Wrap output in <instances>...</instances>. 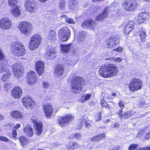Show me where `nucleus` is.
Listing matches in <instances>:
<instances>
[{"label": "nucleus", "mask_w": 150, "mask_h": 150, "mask_svg": "<svg viewBox=\"0 0 150 150\" xmlns=\"http://www.w3.org/2000/svg\"><path fill=\"white\" fill-rule=\"evenodd\" d=\"M80 145L74 142H70L67 145V148L68 150H73L75 148H79Z\"/></svg>", "instance_id": "obj_28"}, {"label": "nucleus", "mask_w": 150, "mask_h": 150, "mask_svg": "<svg viewBox=\"0 0 150 150\" xmlns=\"http://www.w3.org/2000/svg\"><path fill=\"white\" fill-rule=\"evenodd\" d=\"M75 137L77 139H79L81 137V135L79 133H76L75 134Z\"/></svg>", "instance_id": "obj_56"}, {"label": "nucleus", "mask_w": 150, "mask_h": 150, "mask_svg": "<svg viewBox=\"0 0 150 150\" xmlns=\"http://www.w3.org/2000/svg\"><path fill=\"white\" fill-rule=\"evenodd\" d=\"M11 75V73H6L4 74L1 78L2 81L4 82L7 81Z\"/></svg>", "instance_id": "obj_38"}, {"label": "nucleus", "mask_w": 150, "mask_h": 150, "mask_svg": "<svg viewBox=\"0 0 150 150\" xmlns=\"http://www.w3.org/2000/svg\"><path fill=\"white\" fill-rule=\"evenodd\" d=\"M22 95V89L19 87H16L13 89L11 95L14 98L19 99Z\"/></svg>", "instance_id": "obj_19"}, {"label": "nucleus", "mask_w": 150, "mask_h": 150, "mask_svg": "<svg viewBox=\"0 0 150 150\" xmlns=\"http://www.w3.org/2000/svg\"><path fill=\"white\" fill-rule=\"evenodd\" d=\"M21 32L25 35L29 33L31 29V24L28 22H23L18 25Z\"/></svg>", "instance_id": "obj_9"}, {"label": "nucleus", "mask_w": 150, "mask_h": 150, "mask_svg": "<svg viewBox=\"0 0 150 150\" xmlns=\"http://www.w3.org/2000/svg\"><path fill=\"white\" fill-rule=\"evenodd\" d=\"M82 122H83V123H85L86 126V127L89 128L91 126V124L88 122L86 121V120L84 118H83L82 119Z\"/></svg>", "instance_id": "obj_47"}, {"label": "nucleus", "mask_w": 150, "mask_h": 150, "mask_svg": "<svg viewBox=\"0 0 150 150\" xmlns=\"http://www.w3.org/2000/svg\"><path fill=\"white\" fill-rule=\"evenodd\" d=\"M11 117L15 119L22 118L23 117V114L18 111H13L10 112Z\"/></svg>", "instance_id": "obj_24"}, {"label": "nucleus", "mask_w": 150, "mask_h": 150, "mask_svg": "<svg viewBox=\"0 0 150 150\" xmlns=\"http://www.w3.org/2000/svg\"><path fill=\"white\" fill-rule=\"evenodd\" d=\"M66 22L69 24H74L75 22L73 19L71 18H67L66 19Z\"/></svg>", "instance_id": "obj_46"}, {"label": "nucleus", "mask_w": 150, "mask_h": 150, "mask_svg": "<svg viewBox=\"0 0 150 150\" xmlns=\"http://www.w3.org/2000/svg\"><path fill=\"white\" fill-rule=\"evenodd\" d=\"M91 97V95L90 94H85L83 95L81 99L83 100V102H84L85 101L88 100Z\"/></svg>", "instance_id": "obj_41"}, {"label": "nucleus", "mask_w": 150, "mask_h": 150, "mask_svg": "<svg viewBox=\"0 0 150 150\" xmlns=\"http://www.w3.org/2000/svg\"><path fill=\"white\" fill-rule=\"evenodd\" d=\"M50 85L47 82H43V86L44 88H47L50 87Z\"/></svg>", "instance_id": "obj_50"}, {"label": "nucleus", "mask_w": 150, "mask_h": 150, "mask_svg": "<svg viewBox=\"0 0 150 150\" xmlns=\"http://www.w3.org/2000/svg\"><path fill=\"white\" fill-rule=\"evenodd\" d=\"M12 135L14 137H15L17 135V132L16 129H13L12 132Z\"/></svg>", "instance_id": "obj_58"}, {"label": "nucleus", "mask_w": 150, "mask_h": 150, "mask_svg": "<svg viewBox=\"0 0 150 150\" xmlns=\"http://www.w3.org/2000/svg\"><path fill=\"white\" fill-rule=\"evenodd\" d=\"M122 108L121 110H119L118 112H117V114L118 115H121V116H123V115H122Z\"/></svg>", "instance_id": "obj_63"}, {"label": "nucleus", "mask_w": 150, "mask_h": 150, "mask_svg": "<svg viewBox=\"0 0 150 150\" xmlns=\"http://www.w3.org/2000/svg\"><path fill=\"white\" fill-rule=\"evenodd\" d=\"M25 134L28 137H31L33 135V132L32 128L29 125H26L23 129Z\"/></svg>", "instance_id": "obj_26"}, {"label": "nucleus", "mask_w": 150, "mask_h": 150, "mask_svg": "<svg viewBox=\"0 0 150 150\" xmlns=\"http://www.w3.org/2000/svg\"><path fill=\"white\" fill-rule=\"evenodd\" d=\"M111 127L112 128L115 127V128H117L119 127V125L117 124H116L115 125H111Z\"/></svg>", "instance_id": "obj_61"}, {"label": "nucleus", "mask_w": 150, "mask_h": 150, "mask_svg": "<svg viewBox=\"0 0 150 150\" xmlns=\"http://www.w3.org/2000/svg\"><path fill=\"white\" fill-rule=\"evenodd\" d=\"M120 146H119L117 145L115 146L112 149V150H117L120 148Z\"/></svg>", "instance_id": "obj_60"}, {"label": "nucleus", "mask_w": 150, "mask_h": 150, "mask_svg": "<svg viewBox=\"0 0 150 150\" xmlns=\"http://www.w3.org/2000/svg\"><path fill=\"white\" fill-rule=\"evenodd\" d=\"M138 145L136 144H131L128 148L129 150H133L137 149L138 147Z\"/></svg>", "instance_id": "obj_45"}, {"label": "nucleus", "mask_w": 150, "mask_h": 150, "mask_svg": "<svg viewBox=\"0 0 150 150\" xmlns=\"http://www.w3.org/2000/svg\"><path fill=\"white\" fill-rule=\"evenodd\" d=\"M104 98L108 100H110L112 98L111 96L108 94H106L105 95Z\"/></svg>", "instance_id": "obj_51"}, {"label": "nucleus", "mask_w": 150, "mask_h": 150, "mask_svg": "<svg viewBox=\"0 0 150 150\" xmlns=\"http://www.w3.org/2000/svg\"><path fill=\"white\" fill-rule=\"evenodd\" d=\"M117 42V38L113 36H110L107 40L106 47L109 49L115 47H116Z\"/></svg>", "instance_id": "obj_11"}, {"label": "nucleus", "mask_w": 150, "mask_h": 150, "mask_svg": "<svg viewBox=\"0 0 150 150\" xmlns=\"http://www.w3.org/2000/svg\"><path fill=\"white\" fill-rule=\"evenodd\" d=\"M24 6L25 9L30 12H35L36 10L35 4L33 0H26Z\"/></svg>", "instance_id": "obj_10"}, {"label": "nucleus", "mask_w": 150, "mask_h": 150, "mask_svg": "<svg viewBox=\"0 0 150 150\" xmlns=\"http://www.w3.org/2000/svg\"><path fill=\"white\" fill-rule=\"evenodd\" d=\"M19 140L23 146L27 143H28L29 141L28 139L26 138L25 137L21 136L19 138Z\"/></svg>", "instance_id": "obj_34"}, {"label": "nucleus", "mask_w": 150, "mask_h": 150, "mask_svg": "<svg viewBox=\"0 0 150 150\" xmlns=\"http://www.w3.org/2000/svg\"><path fill=\"white\" fill-rule=\"evenodd\" d=\"M44 109L46 117H50L52 115L53 109L52 106L49 104H45L44 106Z\"/></svg>", "instance_id": "obj_22"}, {"label": "nucleus", "mask_w": 150, "mask_h": 150, "mask_svg": "<svg viewBox=\"0 0 150 150\" xmlns=\"http://www.w3.org/2000/svg\"><path fill=\"white\" fill-rule=\"evenodd\" d=\"M109 11L108 9L106 8L103 11L102 13L100 14L96 18V20L98 21H102L108 15Z\"/></svg>", "instance_id": "obj_25"}, {"label": "nucleus", "mask_w": 150, "mask_h": 150, "mask_svg": "<svg viewBox=\"0 0 150 150\" xmlns=\"http://www.w3.org/2000/svg\"><path fill=\"white\" fill-rule=\"evenodd\" d=\"M62 61L64 64L63 65H57L54 70L55 74L58 75L59 76L63 74L64 72V67H71L75 65L73 61L67 58H63Z\"/></svg>", "instance_id": "obj_2"}, {"label": "nucleus", "mask_w": 150, "mask_h": 150, "mask_svg": "<svg viewBox=\"0 0 150 150\" xmlns=\"http://www.w3.org/2000/svg\"><path fill=\"white\" fill-rule=\"evenodd\" d=\"M11 13L14 17L16 18L18 17L20 14L19 7L16 6V7L13 8L11 11Z\"/></svg>", "instance_id": "obj_32"}, {"label": "nucleus", "mask_w": 150, "mask_h": 150, "mask_svg": "<svg viewBox=\"0 0 150 150\" xmlns=\"http://www.w3.org/2000/svg\"><path fill=\"white\" fill-rule=\"evenodd\" d=\"M70 44L67 45H61V47L62 52L63 53H67L70 50Z\"/></svg>", "instance_id": "obj_36"}, {"label": "nucleus", "mask_w": 150, "mask_h": 150, "mask_svg": "<svg viewBox=\"0 0 150 150\" xmlns=\"http://www.w3.org/2000/svg\"><path fill=\"white\" fill-rule=\"evenodd\" d=\"M11 52L17 56H23L25 54L23 45L20 42L16 41L11 45Z\"/></svg>", "instance_id": "obj_3"}, {"label": "nucleus", "mask_w": 150, "mask_h": 150, "mask_svg": "<svg viewBox=\"0 0 150 150\" xmlns=\"http://www.w3.org/2000/svg\"><path fill=\"white\" fill-rule=\"evenodd\" d=\"M0 72L2 73H11L8 69L7 68L5 65H2L1 63L0 64Z\"/></svg>", "instance_id": "obj_35"}, {"label": "nucleus", "mask_w": 150, "mask_h": 150, "mask_svg": "<svg viewBox=\"0 0 150 150\" xmlns=\"http://www.w3.org/2000/svg\"><path fill=\"white\" fill-rule=\"evenodd\" d=\"M114 60L118 62H120L122 61V59L120 57H118L117 58H114Z\"/></svg>", "instance_id": "obj_55"}, {"label": "nucleus", "mask_w": 150, "mask_h": 150, "mask_svg": "<svg viewBox=\"0 0 150 150\" xmlns=\"http://www.w3.org/2000/svg\"><path fill=\"white\" fill-rule=\"evenodd\" d=\"M49 39L52 41L53 42L55 41L56 38L55 32L52 30L50 31L49 33Z\"/></svg>", "instance_id": "obj_37"}, {"label": "nucleus", "mask_w": 150, "mask_h": 150, "mask_svg": "<svg viewBox=\"0 0 150 150\" xmlns=\"http://www.w3.org/2000/svg\"><path fill=\"white\" fill-rule=\"evenodd\" d=\"M77 2L76 1L71 0L69 2V8L72 10H77Z\"/></svg>", "instance_id": "obj_30"}, {"label": "nucleus", "mask_w": 150, "mask_h": 150, "mask_svg": "<svg viewBox=\"0 0 150 150\" xmlns=\"http://www.w3.org/2000/svg\"><path fill=\"white\" fill-rule=\"evenodd\" d=\"M105 134L102 133L98 134L96 136L93 137L91 139L92 142H96L102 139L105 137Z\"/></svg>", "instance_id": "obj_29"}, {"label": "nucleus", "mask_w": 150, "mask_h": 150, "mask_svg": "<svg viewBox=\"0 0 150 150\" xmlns=\"http://www.w3.org/2000/svg\"><path fill=\"white\" fill-rule=\"evenodd\" d=\"M74 118V117L71 115H66L58 119V123L59 126L63 127L65 126L66 123L72 121Z\"/></svg>", "instance_id": "obj_16"}, {"label": "nucleus", "mask_w": 150, "mask_h": 150, "mask_svg": "<svg viewBox=\"0 0 150 150\" xmlns=\"http://www.w3.org/2000/svg\"><path fill=\"white\" fill-rule=\"evenodd\" d=\"M33 123L34 128L35 131V133L37 135H39L41 134L42 131V122L39 120H32Z\"/></svg>", "instance_id": "obj_17"}, {"label": "nucleus", "mask_w": 150, "mask_h": 150, "mask_svg": "<svg viewBox=\"0 0 150 150\" xmlns=\"http://www.w3.org/2000/svg\"><path fill=\"white\" fill-rule=\"evenodd\" d=\"M119 106L120 107H123L124 106V103L121 101H120V102L119 103Z\"/></svg>", "instance_id": "obj_59"}, {"label": "nucleus", "mask_w": 150, "mask_h": 150, "mask_svg": "<svg viewBox=\"0 0 150 150\" xmlns=\"http://www.w3.org/2000/svg\"><path fill=\"white\" fill-rule=\"evenodd\" d=\"M21 125L20 124L17 123L16 125L14 127V129H15L16 130L18 129L20 127Z\"/></svg>", "instance_id": "obj_57"}, {"label": "nucleus", "mask_w": 150, "mask_h": 150, "mask_svg": "<svg viewBox=\"0 0 150 150\" xmlns=\"http://www.w3.org/2000/svg\"><path fill=\"white\" fill-rule=\"evenodd\" d=\"M123 49L121 47H118V48L116 49H114L113 50V51H115L117 52H121L123 51Z\"/></svg>", "instance_id": "obj_53"}, {"label": "nucleus", "mask_w": 150, "mask_h": 150, "mask_svg": "<svg viewBox=\"0 0 150 150\" xmlns=\"http://www.w3.org/2000/svg\"><path fill=\"white\" fill-rule=\"evenodd\" d=\"M17 2L16 0H8V4L9 6H13L16 4Z\"/></svg>", "instance_id": "obj_44"}, {"label": "nucleus", "mask_w": 150, "mask_h": 150, "mask_svg": "<svg viewBox=\"0 0 150 150\" xmlns=\"http://www.w3.org/2000/svg\"><path fill=\"white\" fill-rule=\"evenodd\" d=\"M101 117V113L100 112L97 113L94 117V120L96 121H99Z\"/></svg>", "instance_id": "obj_42"}, {"label": "nucleus", "mask_w": 150, "mask_h": 150, "mask_svg": "<svg viewBox=\"0 0 150 150\" xmlns=\"http://www.w3.org/2000/svg\"><path fill=\"white\" fill-rule=\"evenodd\" d=\"M12 25V22L8 18H3L0 21V27L3 29H9Z\"/></svg>", "instance_id": "obj_14"}, {"label": "nucleus", "mask_w": 150, "mask_h": 150, "mask_svg": "<svg viewBox=\"0 0 150 150\" xmlns=\"http://www.w3.org/2000/svg\"><path fill=\"white\" fill-rule=\"evenodd\" d=\"M100 104L102 107H105L106 108L110 109L111 108V107L109 106V105L104 100H101Z\"/></svg>", "instance_id": "obj_39"}, {"label": "nucleus", "mask_w": 150, "mask_h": 150, "mask_svg": "<svg viewBox=\"0 0 150 150\" xmlns=\"http://www.w3.org/2000/svg\"><path fill=\"white\" fill-rule=\"evenodd\" d=\"M13 69L15 76L18 78L23 73V67L18 64L15 63L13 66Z\"/></svg>", "instance_id": "obj_15"}, {"label": "nucleus", "mask_w": 150, "mask_h": 150, "mask_svg": "<svg viewBox=\"0 0 150 150\" xmlns=\"http://www.w3.org/2000/svg\"><path fill=\"white\" fill-rule=\"evenodd\" d=\"M59 7L61 9H64L65 7V2L63 1H60L59 5Z\"/></svg>", "instance_id": "obj_43"}, {"label": "nucleus", "mask_w": 150, "mask_h": 150, "mask_svg": "<svg viewBox=\"0 0 150 150\" xmlns=\"http://www.w3.org/2000/svg\"><path fill=\"white\" fill-rule=\"evenodd\" d=\"M23 105L27 108H30L34 106V101L29 96H26L22 99Z\"/></svg>", "instance_id": "obj_13"}, {"label": "nucleus", "mask_w": 150, "mask_h": 150, "mask_svg": "<svg viewBox=\"0 0 150 150\" xmlns=\"http://www.w3.org/2000/svg\"><path fill=\"white\" fill-rule=\"evenodd\" d=\"M83 78L81 77L77 76L71 82V89L75 93H78L79 91L81 89L83 83Z\"/></svg>", "instance_id": "obj_4"}, {"label": "nucleus", "mask_w": 150, "mask_h": 150, "mask_svg": "<svg viewBox=\"0 0 150 150\" xmlns=\"http://www.w3.org/2000/svg\"><path fill=\"white\" fill-rule=\"evenodd\" d=\"M59 38L63 41L68 40L70 36V33L69 28L66 27L62 28L58 32Z\"/></svg>", "instance_id": "obj_7"}, {"label": "nucleus", "mask_w": 150, "mask_h": 150, "mask_svg": "<svg viewBox=\"0 0 150 150\" xmlns=\"http://www.w3.org/2000/svg\"><path fill=\"white\" fill-rule=\"evenodd\" d=\"M117 68L115 65L111 64H105L100 68L99 75L104 78L112 77L116 75Z\"/></svg>", "instance_id": "obj_1"}, {"label": "nucleus", "mask_w": 150, "mask_h": 150, "mask_svg": "<svg viewBox=\"0 0 150 150\" xmlns=\"http://www.w3.org/2000/svg\"><path fill=\"white\" fill-rule=\"evenodd\" d=\"M86 35V33L83 31L79 32L77 38L78 42H82L84 39Z\"/></svg>", "instance_id": "obj_31"}, {"label": "nucleus", "mask_w": 150, "mask_h": 150, "mask_svg": "<svg viewBox=\"0 0 150 150\" xmlns=\"http://www.w3.org/2000/svg\"><path fill=\"white\" fill-rule=\"evenodd\" d=\"M137 4L135 0H126L123 4L122 7L125 10L132 11L137 8Z\"/></svg>", "instance_id": "obj_8"}, {"label": "nucleus", "mask_w": 150, "mask_h": 150, "mask_svg": "<svg viewBox=\"0 0 150 150\" xmlns=\"http://www.w3.org/2000/svg\"><path fill=\"white\" fill-rule=\"evenodd\" d=\"M46 56L47 59L50 60H52V59L55 58L56 54L53 47L51 46L47 47L46 52Z\"/></svg>", "instance_id": "obj_18"}, {"label": "nucleus", "mask_w": 150, "mask_h": 150, "mask_svg": "<svg viewBox=\"0 0 150 150\" xmlns=\"http://www.w3.org/2000/svg\"><path fill=\"white\" fill-rule=\"evenodd\" d=\"M134 112L132 111H127L124 113L123 115V116H124L125 118H128L130 116L134 114Z\"/></svg>", "instance_id": "obj_40"}, {"label": "nucleus", "mask_w": 150, "mask_h": 150, "mask_svg": "<svg viewBox=\"0 0 150 150\" xmlns=\"http://www.w3.org/2000/svg\"><path fill=\"white\" fill-rule=\"evenodd\" d=\"M41 37L39 35L36 34L30 38L29 48L31 50H34L38 48L41 42Z\"/></svg>", "instance_id": "obj_5"}, {"label": "nucleus", "mask_w": 150, "mask_h": 150, "mask_svg": "<svg viewBox=\"0 0 150 150\" xmlns=\"http://www.w3.org/2000/svg\"><path fill=\"white\" fill-rule=\"evenodd\" d=\"M96 24L94 20H91L83 21L81 25V26L83 28L89 27L90 28L93 29Z\"/></svg>", "instance_id": "obj_21"}, {"label": "nucleus", "mask_w": 150, "mask_h": 150, "mask_svg": "<svg viewBox=\"0 0 150 150\" xmlns=\"http://www.w3.org/2000/svg\"><path fill=\"white\" fill-rule=\"evenodd\" d=\"M134 26V23L132 21L129 22L125 26L124 31L125 35H128L132 30Z\"/></svg>", "instance_id": "obj_23"}, {"label": "nucleus", "mask_w": 150, "mask_h": 150, "mask_svg": "<svg viewBox=\"0 0 150 150\" xmlns=\"http://www.w3.org/2000/svg\"><path fill=\"white\" fill-rule=\"evenodd\" d=\"M139 33L141 41L142 42H144L145 40V37H146L145 30L144 29H141L139 30Z\"/></svg>", "instance_id": "obj_33"}, {"label": "nucleus", "mask_w": 150, "mask_h": 150, "mask_svg": "<svg viewBox=\"0 0 150 150\" xmlns=\"http://www.w3.org/2000/svg\"><path fill=\"white\" fill-rule=\"evenodd\" d=\"M83 124V122H82V120H81L80 121V123L79 125H77L78 126V127L77 128V129H80L81 128V127L82 126Z\"/></svg>", "instance_id": "obj_54"}, {"label": "nucleus", "mask_w": 150, "mask_h": 150, "mask_svg": "<svg viewBox=\"0 0 150 150\" xmlns=\"http://www.w3.org/2000/svg\"><path fill=\"white\" fill-rule=\"evenodd\" d=\"M149 18V15L148 13L144 11L142 12L139 14L138 16V19L140 20H142L143 21H145L148 19Z\"/></svg>", "instance_id": "obj_27"}, {"label": "nucleus", "mask_w": 150, "mask_h": 150, "mask_svg": "<svg viewBox=\"0 0 150 150\" xmlns=\"http://www.w3.org/2000/svg\"><path fill=\"white\" fill-rule=\"evenodd\" d=\"M27 82L29 85H33L37 81L36 74L33 71H30L28 73L27 76Z\"/></svg>", "instance_id": "obj_12"}, {"label": "nucleus", "mask_w": 150, "mask_h": 150, "mask_svg": "<svg viewBox=\"0 0 150 150\" xmlns=\"http://www.w3.org/2000/svg\"><path fill=\"white\" fill-rule=\"evenodd\" d=\"M35 68L38 74L41 75L44 71V64L40 61H37L35 64Z\"/></svg>", "instance_id": "obj_20"}, {"label": "nucleus", "mask_w": 150, "mask_h": 150, "mask_svg": "<svg viewBox=\"0 0 150 150\" xmlns=\"http://www.w3.org/2000/svg\"><path fill=\"white\" fill-rule=\"evenodd\" d=\"M109 103L108 104L109 105V106L110 107H111V106H114V105L115 104V103L113 102H109Z\"/></svg>", "instance_id": "obj_62"}, {"label": "nucleus", "mask_w": 150, "mask_h": 150, "mask_svg": "<svg viewBox=\"0 0 150 150\" xmlns=\"http://www.w3.org/2000/svg\"><path fill=\"white\" fill-rule=\"evenodd\" d=\"M0 140L5 142H8L9 140L6 137L2 136L0 135Z\"/></svg>", "instance_id": "obj_49"}, {"label": "nucleus", "mask_w": 150, "mask_h": 150, "mask_svg": "<svg viewBox=\"0 0 150 150\" xmlns=\"http://www.w3.org/2000/svg\"><path fill=\"white\" fill-rule=\"evenodd\" d=\"M150 137V133L146 134L145 137L146 139H148Z\"/></svg>", "instance_id": "obj_64"}, {"label": "nucleus", "mask_w": 150, "mask_h": 150, "mask_svg": "<svg viewBox=\"0 0 150 150\" xmlns=\"http://www.w3.org/2000/svg\"><path fill=\"white\" fill-rule=\"evenodd\" d=\"M142 86V83L139 79L134 78L130 81L129 88L131 91H134L140 89Z\"/></svg>", "instance_id": "obj_6"}, {"label": "nucleus", "mask_w": 150, "mask_h": 150, "mask_svg": "<svg viewBox=\"0 0 150 150\" xmlns=\"http://www.w3.org/2000/svg\"><path fill=\"white\" fill-rule=\"evenodd\" d=\"M14 124L12 122H9L5 124V126L6 127L10 126V127H13L14 126Z\"/></svg>", "instance_id": "obj_52"}, {"label": "nucleus", "mask_w": 150, "mask_h": 150, "mask_svg": "<svg viewBox=\"0 0 150 150\" xmlns=\"http://www.w3.org/2000/svg\"><path fill=\"white\" fill-rule=\"evenodd\" d=\"M11 85L10 83H5L4 85V87L6 91H7L11 88Z\"/></svg>", "instance_id": "obj_48"}]
</instances>
